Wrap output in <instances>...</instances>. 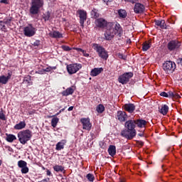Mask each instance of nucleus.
<instances>
[{"mask_svg":"<svg viewBox=\"0 0 182 182\" xmlns=\"http://www.w3.org/2000/svg\"><path fill=\"white\" fill-rule=\"evenodd\" d=\"M103 1L107 4V5H109V3L112 2L113 0H103Z\"/></svg>","mask_w":182,"mask_h":182,"instance_id":"obj_54","label":"nucleus"},{"mask_svg":"<svg viewBox=\"0 0 182 182\" xmlns=\"http://www.w3.org/2000/svg\"><path fill=\"white\" fill-rule=\"evenodd\" d=\"M86 178H87L88 181L93 182L95 181V176L92 173H88L86 176Z\"/></svg>","mask_w":182,"mask_h":182,"instance_id":"obj_38","label":"nucleus"},{"mask_svg":"<svg viewBox=\"0 0 182 182\" xmlns=\"http://www.w3.org/2000/svg\"><path fill=\"white\" fill-rule=\"evenodd\" d=\"M36 73L38 75H45V69L38 70V71H36Z\"/></svg>","mask_w":182,"mask_h":182,"instance_id":"obj_42","label":"nucleus"},{"mask_svg":"<svg viewBox=\"0 0 182 182\" xmlns=\"http://www.w3.org/2000/svg\"><path fill=\"white\" fill-rule=\"evenodd\" d=\"M17 136L21 144H26L32 139V131L29 129L20 131Z\"/></svg>","mask_w":182,"mask_h":182,"instance_id":"obj_2","label":"nucleus"},{"mask_svg":"<svg viewBox=\"0 0 182 182\" xmlns=\"http://www.w3.org/2000/svg\"><path fill=\"white\" fill-rule=\"evenodd\" d=\"M160 95H161V96H163V97H168V93L166 92H161V93H160Z\"/></svg>","mask_w":182,"mask_h":182,"instance_id":"obj_47","label":"nucleus"},{"mask_svg":"<svg viewBox=\"0 0 182 182\" xmlns=\"http://www.w3.org/2000/svg\"><path fill=\"white\" fill-rule=\"evenodd\" d=\"M45 2L43 0H31L29 13L31 15H38L41 11V9L43 8Z\"/></svg>","mask_w":182,"mask_h":182,"instance_id":"obj_1","label":"nucleus"},{"mask_svg":"<svg viewBox=\"0 0 182 182\" xmlns=\"http://www.w3.org/2000/svg\"><path fill=\"white\" fill-rule=\"evenodd\" d=\"M95 25L98 28H105L107 25V21H106V20L104 18H97L95 21Z\"/></svg>","mask_w":182,"mask_h":182,"instance_id":"obj_18","label":"nucleus"},{"mask_svg":"<svg viewBox=\"0 0 182 182\" xmlns=\"http://www.w3.org/2000/svg\"><path fill=\"white\" fill-rule=\"evenodd\" d=\"M0 119L6 120V117H5V114H4V110L2 109L0 111Z\"/></svg>","mask_w":182,"mask_h":182,"instance_id":"obj_41","label":"nucleus"},{"mask_svg":"<svg viewBox=\"0 0 182 182\" xmlns=\"http://www.w3.org/2000/svg\"><path fill=\"white\" fill-rule=\"evenodd\" d=\"M178 62V65H181V66H182V58H180L177 60Z\"/></svg>","mask_w":182,"mask_h":182,"instance_id":"obj_53","label":"nucleus"},{"mask_svg":"<svg viewBox=\"0 0 182 182\" xmlns=\"http://www.w3.org/2000/svg\"><path fill=\"white\" fill-rule=\"evenodd\" d=\"M108 153L109 156H114L116 154V146L114 145H110L108 148Z\"/></svg>","mask_w":182,"mask_h":182,"instance_id":"obj_29","label":"nucleus"},{"mask_svg":"<svg viewBox=\"0 0 182 182\" xmlns=\"http://www.w3.org/2000/svg\"><path fill=\"white\" fill-rule=\"evenodd\" d=\"M125 129L136 132V120H128L125 122Z\"/></svg>","mask_w":182,"mask_h":182,"instance_id":"obj_15","label":"nucleus"},{"mask_svg":"<svg viewBox=\"0 0 182 182\" xmlns=\"http://www.w3.org/2000/svg\"><path fill=\"white\" fill-rule=\"evenodd\" d=\"M62 48L63 49V50H65L67 52H68L69 50H70V47L69 46H63Z\"/></svg>","mask_w":182,"mask_h":182,"instance_id":"obj_45","label":"nucleus"},{"mask_svg":"<svg viewBox=\"0 0 182 182\" xmlns=\"http://www.w3.org/2000/svg\"><path fill=\"white\" fill-rule=\"evenodd\" d=\"M151 46V43H150V41H146L142 45V50H144V52H146L149 50V49H150Z\"/></svg>","mask_w":182,"mask_h":182,"instance_id":"obj_30","label":"nucleus"},{"mask_svg":"<svg viewBox=\"0 0 182 182\" xmlns=\"http://www.w3.org/2000/svg\"><path fill=\"white\" fill-rule=\"evenodd\" d=\"M121 182H124V181H121Z\"/></svg>","mask_w":182,"mask_h":182,"instance_id":"obj_60","label":"nucleus"},{"mask_svg":"<svg viewBox=\"0 0 182 182\" xmlns=\"http://www.w3.org/2000/svg\"><path fill=\"white\" fill-rule=\"evenodd\" d=\"M82 124V129L84 130L90 131L92 129V123H90V119L89 118H82L80 120Z\"/></svg>","mask_w":182,"mask_h":182,"instance_id":"obj_12","label":"nucleus"},{"mask_svg":"<svg viewBox=\"0 0 182 182\" xmlns=\"http://www.w3.org/2000/svg\"><path fill=\"white\" fill-rule=\"evenodd\" d=\"M118 58H119V59H126V57H124V55L120 53H118Z\"/></svg>","mask_w":182,"mask_h":182,"instance_id":"obj_50","label":"nucleus"},{"mask_svg":"<svg viewBox=\"0 0 182 182\" xmlns=\"http://www.w3.org/2000/svg\"><path fill=\"white\" fill-rule=\"evenodd\" d=\"M56 70V67L49 66L44 69V73H46V72H51V70Z\"/></svg>","mask_w":182,"mask_h":182,"instance_id":"obj_40","label":"nucleus"},{"mask_svg":"<svg viewBox=\"0 0 182 182\" xmlns=\"http://www.w3.org/2000/svg\"><path fill=\"white\" fill-rule=\"evenodd\" d=\"M132 77H133V73H125L119 77L118 80L122 85H126Z\"/></svg>","mask_w":182,"mask_h":182,"instance_id":"obj_8","label":"nucleus"},{"mask_svg":"<svg viewBox=\"0 0 182 182\" xmlns=\"http://www.w3.org/2000/svg\"><path fill=\"white\" fill-rule=\"evenodd\" d=\"M137 125V127L143 128L146 127V125L147 124V121L144 119H137L135 120V125Z\"/></svg>","mask_w":182,"mask_h":182,"instance_id":"obj_25","label":"nucleus"},{"mask_svg":"<svg viewBox=\"0 0 182 182\" xmlns=\"http://www.w3.org/2000/svg\"><path fill=\"white\" fill-rule=\"evenodd\" d=\"M146 9L144 5L141 4V3H136L134 6V11L135 14H143Z\"/></svg>","mask_w":182,"mask_h":182,"instance_id":"obj_14","label":"nucleus"},{"mask_svg":"<svg viewBox=\"0 0 182 182\" xmlns=\"http://www.w3.org/2000/svg\"><path fill=\"white\" fill-rule=\"evenodd\" d=\"M82 53L85 58H89V53H87L85 50L82 52Z\"/></svg>","mask_w":182,"mask_h":182,"instance_id":"obj_51","label":"nucleus"},{"mask_svg":"<svg viewBox=\"0 0 182 182\" xmlns=\"http://www.w3.org/2000/svg\"><path fill=\"white\" fill-rule=\"evenodd\" d=\"M0 4H5V5H8V4H9V0H1Z\"/></svg>","mask_w":182,"mask_h":182,"instance_id":"obj_49","label":"nucleus"},{"mask_svg":"<svg viewBox=\"0 0 182 182\" xmlns=\"http://www.w3.org/2000/svg\"><path fill=\"white\" fill-rule=\"evenodd\" d=\"M23 33L27 38H32V36H35L36 34V28H35L32 24H28L24 27Z\"/></svg>","mask_w":182,"mask_h":182,"instance_id":"obj_4","label":"nucleus"},{"mask_svg":"<svg viewBox=\"0 0 182 182\" xmlns=\"http://www.w3.org/2000/svg\"><path fill=\"white\" fill-rule=\"evenodd\" d=\"M155 25L159 26L161 29H167L166 21L164 20H155Z\"/></svg>","mask_w":182,"mask_h":182,"instance_id":"obj_24","label":"nucleus"},{"mask_svg":"<svg viewBox=\"0 0 182 182\" xmlns=\"http://www.w3.org/2000/svg\"><path fill=\"white\" fill-rule=\"evenodd\" d=\"M49 180H50L49 178H44L41 181V182H48Z\"/></svg>","mask_w":182,"mask_h":182,"instance_id":"obj_56","label":"nucleus"},{"mask_svg":"<svg viewBox=\"0 0 182 182\" xmlns=\"http://www.w3.org/2000/svg\"><path fill=\"white\" fill-rule=\"evenodd\" d=\"M92 48L94 50H95L97 53H98V56L101 58V59H104V60H107V58H109V54L107 53V51H106V49H105V48L97 43H93Z\"/></svg>","mask_w":182,"mask_h":182,"instance_id":"obj_3","label":"nucleus"},{"mask_svg":"<svg viewBox=\"0 0 182 182\" xmlns=\"http://www.w3.org/2000/svg\"><path fill=\"white\" fill-rule=\"evenodd\" d=\"M74 49L77 52H82L84 50L83 49L79 48H74Z\"/></svg>","mask_w":182,"mask_h":182,"instance_id":"obj_55","label":"nucleus"},{"mask_svg":"<svg viewBox=\"0 0 182 182\" xmlns=\"http://www.w3.org/2000/svg\"><path fill=\"white\" fill-rule=\"evenodd\" d=\"M77 14L80 18V26H82V28H84L85 21H86V19H87V13H86V11L85 10H78Z\"/></svg>","mask_w":182,"mask_h":182,"instance_id":"obj_10","label":"nucleus"},{"mask_svg":"<svg viewBox=\"0 0 182 182\" xmlns=\"http://www.w3.org/2000/svg\"><path fill=\"white\" fill-rule=\"evenodd\" d=\"M33 46H39L41 45V41L39 40H37L33 43Z\"/></svg>","mask_w":182,"mask_h":182,"instance_id":"obj_48","label":"nucleus"},{"mask_svg":"<svg viewBox=\"0 0 182 182\" xmlns=\"http://www.w3.org/2000/svg\"><path fill=\"white\" fill-rule=\"evenodd\" d=\"M125 2H131V4H136L137 2V0H124Z\"/></svg>","mask_w":182,"mask_h":182,"instance_id":"obj_52","label":"nucleus"},{"mask_svg":"<svg viewBox=\"0 0 182 182\" xmlns=\"http://www.w3.org/2000/svg\"><path fill=\"white\" fill-rule=\"evenodd\" d=\"M6 140L9 141V143H12L14 140H16V136L14 134H9L7 135Z\"/></svg>","mask_w":182,"mask_h":182,"instance_id":"obj_32","label":"nucleus"},{"mask_svg":"<svg viewBox=\"0 0 182 182\" xmlns=\"http://www.w3.org/2000/svg\"><path fill=\"white\" fill-rule=\"evenodd\" d=\"M49 36L50 38H54L55 39H60V38H63V34L60 33V32L58 31L50 32Z\"/></svg>","mask_w":182,"mask_h":182,"instance_id":"obj_21","label":"nucleus"},{"mask_svg":"<svg viewBox=\"0 0 182 182\" xmlns=\"http://www.w3.org/2000/svg\"><path fill=\"white\" fill-rule=\"evenodd\" d=\"M82 69V64L80 63H74L67 65V70L69 75H74L77 72H79Z\"/></svg>","mask_w":182,"mask_h":182,"instance_id":"obj_6","label":"nucleus"},{"mask_svg":"<svg viewBox=\"0 0 182 182\" xmlns=\"http://www.w3.org/2000/svg\"><path fill=\"white\" fill-rule=\"evenodd\" d=\"M136 131H133L132 129H128L126 128L125 129L121 132V136L124 137L127 140H132L134 137H136Z\"/></svg>","mask_w":182,"mask_h":182,"instance_id":"obj_5","label":"nucleus"},{"mask_svg":"<svg viewBox=\"0 0 182 182\" xmlns=\"http://www.w3.org/2000/svg\"><path fill=\"white\" fill-rule=\"evenodd\" d=\"M11 77H12L11 71L9 72L7 75H0V85H6L9 82Z\"/></svg>","mask_w":182,"mask_h":182,"instance_id":"obj_13","label":"nucleus"},{"mask_svg":"<svg viewBox=\"0 0 182 182\" xmlns=\"http://www.w3.org/2000/svg\"><path fill=\"white\" fill-rule=\"evenodd\" d=\"M1 164H2V161L0 160V166H1Z\"/></svg>","mask_w":182,"mask_h":182,"instance_id":"obj_59","label":"nucleus"},{"mask_svg":"<svg viewBox=\"0 0 182 182\" xmlns=\"http://www.w3.org/2000/svg\"><path fill=\"white\" fill-rule=\"evenodd\" d=\"M53 170L55 171H57V173H59V171H63V170H65V168H63V166H62L56 165L53 166Z\"/></svg>","mask_w":182,"mask_h":182,"instance_id":"obj_35","label":"nucleus"},{"mask_svg":"<svg viewBox=\"0 0 182 182\" xmlns=\"http://www.w3.org/2000/svg\"><path fill=\"white\" fill-rule=\"evenodd\" d=\"M124 109L129 113H133L134 110H136V106L133 104H125L124 105Z\"/></svg>","mask_w":182,"mask_h":182,"instance_id":"obj_22","label":"nucleus"},{"mask_svg":"<svg viewBox=\"0 0 182 182\" xmlns=\"http://www.w3.org/2000/svg\"><path fill=\"white\" fill-rule=\"evenodd\" d=\"M47 176H52V172H50L49 170L46 171Z\"/></svg>","mask_w":182,"mask_h":182,"instance_id":"obj_57","label":"nucleus"},{"mask_svg":"<svg viewBox=\"0 0 182 182\" xmlns=\"http://www.w3.org/2000/svg\"><path fill=\"white\" fill-rule=\"evenodd\" d=\"M18 166L21 168V171L22 174H27L29 173V168H28V164L23 160H20L18 161Z\"/></svg>","mask_w":182,"mask_h":182,"instance_id":"obj_11","label":"nucleus"},{"mask_svg":"<svg viewBox=\"0 0 182 182\" xmlns=\"http://www.w3.org/2000/svg\"><path fill=\"white\" fill-rule=\"evenodd\" d=\"M139 136H141V134H139Z\"/></svg>","mask_w":182,"mask_h":182,"instance_id":"obj_61","label":"nucleus"},{"mask_svg":"<svg viewBox=\"0 0 182 182\" xmlns=\"http://www.w3.org/2000/svg\"><path fill=\"white\" fill-rule=\"evenodd\" d=\"M58 123H59V118L53 117L51 120V126L53 127H56V126H58Z\"/></svg>","mask_w":182,"mask_h":182,"instance_id":"obj_33","label":"nucleus"},{"mask_svg":"<svg viewBox=\"0 0 182 182\" xmlns=\"http://www.w3.org/2000/svg\"><path fill=\"white\" fill-rule=\"evenodd\" d=\"M113 29H107L105 33V38L106 41H112L113 38H114V35H116V33L113 32Z\"/></svg>","mask_w":182,"mask_h":182,"instance_id":"obj_16","label":"nucleus"},{"mask_svg":"<svg viewBox=\"0 0 182 182\" xmlns=\"http://www.w3.org/2000/svg\"><path fill=\"white\" fill-rule=\"evenodd\" d=\"M117 117L119 122H126L127 120V114L124 111H118Z\"/></svg>","mask_w":182,"mask_h":182,"instance_id":"obj_17","label":"nucleus"},{"mask_svg":"<svg viewBox=\"0 0 182 182\" xmlns=\"http://www.w3.org/2000/svg\"><path fill=\"white\" fill-rule=\"evenodd\" d=\"M62 112H65V108L61 109L57 114L49 117H55V116H59V114H60Z\"/></svg>","mask_w":182,"mask_h":182,"instance_id":"obj_43","label":"nucleus"},{"mask_svg":"<svg viewBox=\"0 0 182 182\" xmlns=\"http://www.w3.org/2000/svg\"><path fill=\"white\" fill-rule=\"evenodd\" d=\"M112 32L115 33V35H119L122 36V33H123V30L122 29V26L117 23L114 28H112Z\"/></svg>","mask_w":182,"mask_h":182,"instance_id":"obj_19","label":"nucleus"},{"mask_svg":"<svg viewBox=\"0 0 182 182\" xmlns=\"http://www.w3.org/2000/svg\"><path fill=\"white\" fill-rule=\"evenodd\" d=\"M96 110L97 113H102L105 112V106L102 104L97 105Z\"/></svg>","mask_w":182,"mask_h":182,"instance_id":"obj_34","label":"nucleus"},{"mask_svg":"<svg viewBox=\"0 0 182 182\" xmlns=\"http://www.w3.org/2000/svg\"><path fill=\"white\" fill-rule=\"evenodd\" d=\"M26 127V123L24 121L20 122L18 124L14 126L16 130H22Z\"/></svg>","mask_w":182,"mask_h":182,"instance_id":"obj_26","label":"nucleus"},{"mask_svg":"<svg viewBox=\"0 0 182 182\" xmlns=\"http://www.w3.org/2000/svg\"><path fill=\"white\" fill-rule=\"evenodd\" d=\"M43 19L44 21H49L50 19V12L47 11L44 15H43Z\"/></svg>","mask_w":182,"mask_h":182,"instance_id":"obj_39","label":"nucleus"},{"mask_svg":"<svg viewBox=\"0 0 182 182\" xmlns=\"http://www.w3.org/2000/svg\"><path fill=\"white\" fill-rule=\"evenodd\" d=\"M173 97L174 99H180V97H181L180 96V94H178V92H173Z\"/></svg>","mask_w":182,"mask_h":182,"instance_id":"obj_44","label":"nucleus"},{"mask_svg":"<svg viewBox=\"0 0 182 182\" xmlns=\"http://www.w3.org/2000/svg\"><path fill=\"white\" fill-rule=\"evenodd\" d=\"M91 15L95 19L96 18H99V13L97 12V9H93L91 11Z\"/></svg>","mask_w":182,"mask_h":182,"instance_id":"obj_36","label":"nucleus"},{"mask_svg":"<svg viewBox=\"0 0 182 182\" xmlns=\"http://www.w3.org/2000/svg\"><path fill=\"white\" fill-rule=\"evenodd\" d=\"M181 46V43L177 40L171 41L168 43V50H178Z\"/></svg>","mask_w":182,"mask_h":182,"instance_id":"obj_9","label":"nucleus"},{"mask_svg":"<svg viewBox=\"0 0 182 182\" xmlns=\"http://www.w3.org/2000/svg\"><path fill=\"white\" fill-rule=\"evenodd\" d=\"M75 90L72 87L67 88L62 92L63 96H69V95H73Z\"/></svg>","mask_w":182,"mask_h":182,"instance_id":"obj_31","label":"nucleus"},{"mask_svg":"<svg viewBox=\"0 0 182 182\" xmlns=\"http://www.w3.org/2000/svg\"><path fill=\"white\" fill-rule=\"evenodd\" d=\"M73 110V106H71L68 108V112H72Z\"/></svg>","mask_w":182,"mask_h":182,"instance_id":"obj_58","label":"nucleus"},{"mask_svg":"<svg viewBox=\"0 0 182 182\" xmlns=\"http://www.w3.org/2000/svg\"><path fill=\"white\" fill-rule=\"evenodd\" d=\"M118 15L120 19H125L127 17V12L124 9L118 10Z\"/></svg>","mask_w":182,"mask_h":182,"instance_id":"obj_27","label":"nucleus"},{"mask_svg":"<svg viewBox=\"0 0 182 182\" xmlns=\"http://www.w3.org/2000/svg\"><path fill=\"white\" fill-rule=\"evenodd\" d=\"M32 80V77L31 75H27L24 77L23 82H26L28 83V85H32V82H31Z\"/></svg>","mask_w":182,"mask_h":182,"instance_id":"obj_37","label":"nucleus"},{"mask_svg":"<svg viewBox=\"0 0 182 182\" xmlns=\"http://www.w3.org/2000/svg\"><path fill=\"white\" fill-rule=\"evenodd\" d=\"M66 139H62L60 141L56 144L55 150L58 151H60V150H63L65 149V144H66Z\"/></svg>","mask_w":182,"mask_h":182,"instance_id":"obj_20","label":"nucleus"},{"mask_svg":"<svg viewBox=\"0 0 182 182\" xmlns=\"http://www.w3.org/2000/svg\"><path fill=\"white\" fill-rule=\"evenodd\" d=\"M159 112L161 114H164V116H166V114H167V113L168 112V106H167L166 105H164L161 108H159Z\"/></svg>","mask_w":182,"mask_h":182,"instance_id":"obj_28","label":"nucleus"},{"mask_svg":"<svg viewBox=\"0 0 182 182\" xmlns=\"http://www.w3.org/2000/svg\"><path fill=\"white\" fill-rule=\"evenodd\" d=\"M168 97L173 98L174 97V92L169 91L168 92Z\"/></svg>","mask_w":182,"mask_h":182,"instance_id":"obj_46","label":"nucleus"},{"mask_svg":"<svg viewBox=\"0 0 182 182\" xmlns=\"http://www.w3.org/2000/svg\"><path fill=\"white\" fill-rule=\"evenodd\" d=\"M103 71V68H94L90 72V75L93 77L98 76V75H100Z\"/></svg>","mask_w":182,"mask_h":182,"instance_id":"obj_23","label":"nucleus"},{"mask_svg":"<svg viewBox=\"0 0 182 182\" xmlns=\"http://www.w3.org/2000/svg\"><path fill=\"white\" fill-rule=\"evenodd\" d=\"M163 69L166 73H173L176 69V63L172 61H166L163 64Z\"/></svg>","mask_w":182,"mask_h":182,"instance_id":"obj_7","label":"nucleus"}]
</instances>
